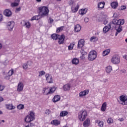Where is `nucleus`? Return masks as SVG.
Masks as SVG:
<instances>
[{
    "instance_id": "nucleus-49",
    "label": "nucleus",
    "mask_w": 127,
    "mask_h": 127,
    "mask_svg": "<svg viewBox=\"0 0 127 127\" xmlns=\"http://www.w3.org/2000/svg\"><path fill=\"white\" fill-rule=\"evenodd\" d=\"M127 8V6L126 5H123L121 6V10H124Z\"/></svg>"
},
{
    "instance_id": "nucleus-39",
    "label": "nucleus",
    "mask_w": 127,
    "mask_h": 127,
    "mask_svg": "<svg viewBox=\"0 0 127 127\" xmlns=\"http://www.w3.org/2000/svg\"><path fill=\"white\" fill-rule=\"evenodd\" d=\"M64 27V26H61L60 27L57 28V31H56L57 33H59V32H60V31H62V30H63Z\"/></svg>"
},
{
    "instance_id": "nucleus-22",
    "label": "nucleus",
    "mask_w": 127,
    "mask_h": 127,
    "mask_svg": "<svg viewBox=\"0 0 127 127\" xmlns=\"http://www.w3.org/2000/svg\"><path fill=\"white\" fill-rule=\"evenodd\" d=\"M90 126V119L87 118L84 122H83V127H88Z\"/></svg>"
},
{
    "instance_id": "nucleus-45",
    "label": "nucleus",
    "mask_w": 127,
    "mask_h": 127,
    "mask_svg": "<svg viewBox=\"0 0 127 127\" xmlns=\"http://www.w3.org/2000/svg\"><path fill=\"white\" fill-rule=\"evenodd\" d=\"M23 68L25 69L28 68V65L27 64H23Z\"/></svg>"
},
{
    "instance_id": "nucleus-10",
    "label": "nucleus",
    "mask_w": 127,
    "mask_h": 127,
    "mask_svg": "<svg viewBox=\"0 0 127 127\" xmlns=\"http://www.w3.org/2000/svg\"><path fill=\"white\" fill-rule=\"evenodd\" d=\"M14 21H12L8 22L7 24V28L9 31H12V29L14 27Z\"/></svg>"
},
{
    "instance_id": "nucleus-43",
    "label": "nucleus",
    "mask_w": 127,
    "mask_h": 127,
    "mask_svg": "<svg viewBox=\"0 0 127 127\" xmlns=\"http://www.w3.org/2000/svg\"><path fill=\"white\" fill-rule=\"evenodd\" d=\"M68 4L70 6H73L72 5H74V0H70L68 1Z\"/></svg>"
},
{
    "instance_id": "nucleus-33",
    "label": "nucleus",
    "mask_w": 127,
    "mask_h": 127,
    "mask_svg": "<svg viewBox=\"0 0 127 127\" xmlns=\"http://www.w3.org/2000/svg\"><path fill=\"white\" fill-rule=\"evenodd\" d=\"M96 124H98L99 127H104V122L103 121H100L99 120H97L95 121Z\"/></svg>"
},
{
    "instance_id": "nucleus-50",
    "label": "nucleus",
    "mask_w": 127,
    "mask_h": 127,
    "mask_svg": "<svg viewBox=\"0 0 127 127\" xmlns=\"http://www.w3.org/2000/svg\"><path fill=\"white\" fill-rule=\"evenodd\" d=\"M50 114V110H47L45 111V114L46 115H49Z\"/></svg>"
},
{
    "instance_id": "nucleus-3",
    "label": "nucleus",
    "mask_w": 127,
    "mask_h": 127,
    "mask_svg": "<svg viewBox=\"0 0 127 127\" xmlns=\"http://www.w3.org/2000/svg\"><path fill=\"white\" fill-rule=\"evenodd\" d=\"M87 115L88 114L87 113V111L86 110L80 111L78 113V119L81 122H84V121L86 120V117Z\"/></svg>"
},
{
    "instance_id": "nucleus-13",
    "label": "nucleus",
    "mask_w": 127,
    "mask_h": 127,
    "mask_svg": "<svg viewBox=\"0 0 127 127\" xmlns=\"http://www.w3.org/2000/svg\"><path fill=\"white\" fill-rule=\"evenodd\" d=\"M84 45H85V41L84 39H80L78 41L77 48H82L84 47Z\"/></svg>"
},
{
    "instance_id": "nucleus-29",
    "label": "nucleus",
    "mask_w": 127,
    "mask_h": 127,
    "mask_svg": "<svg viewBox=\"0 0 127 127\" xmlns=\"http://www.w3.org/2000/svg\"><path fill=\"white\" fill-rule=\"evenodd\" d=\"M111 6L112 7V8H114L115 9V8H117L118 7V2H112L111 3Z\"/></svg>"
},
{
    "instance_id": "nucleus-58",
    "label": "nucleus",
    "mask_w": 127,
    "mask_h": 127,
    "mask_svg": "<svg viewBox=\"0 0 127 127\" xmlns=\"http://www.w3.org/2000/svg\"><path fill=\"white\" fill-rule=\"evenodd\" d=\"M2 101H3V98L0 97V102H2Z\"/></svg>"
},
{
    "instance_id": "nucleus-36",
    "label": "nucleus",
    "mask_w": 127,
    "mask_h": 127,
    "mask_svg": "<svg viewBox=\"0 0 127 127\" xmlns=\"http://www.w3.org/2000/svg\"><path fill=\"white\" fill-rule=\"evenodd\" d=\"M110 52H111V50H110V49H108L103 51V56H106V55H108Z\"/></svg>"
},
{
    "instance_id": "nucleus-4",
    "label": "nucleus",
    "mask_w": 127,
    "mask_h": 127,
    "mask_svg": "<svg viewBox=\"0 0 127 127\" xmlns=\"http://www.w3.org/2000/svg\"><path fill=\"white\" fill-rule=\"evenodd\" d=\"M48 89H49V87H45L44 88H43V94L44 95H46L47 96H48V95H50V94H53L55 92V91H56V88H55V86H53L51 87L49 92L46 93L45 92H46V90H48Z\"/></svg>"
},
{
    "instance_id": "nucleus-18",
    "label": "nucleus",
    "mask_w": 127,
    "mask_h": 127,
    "mask_svg": "<svg viewBox=\"0 0 127 127\" xmlns=\"http://www.w3.org/2000/svg\"><path fill=\"white\" fill-rule=\"evenodd\" d=\"M88 94H89V90H84L83 91H81L79 93V97L86 96V95H88Z\"/></svg>"
},
{
    "instance_id": "nucleus-7",
    "label": "nucleus",
    "mask_w": 127,
    "mask_h": 127,
    "mask_svg": "<svg viewBox=\"0 0 127 127\" xmlns=\"http://www.w3.org/2000/svg\"><path fill=\"white\" fill-rule=\"evenodd\" d=\"M111 62L113 64H119L120 62H121L120 56H119L118 55L113 56L111 59Z\"/></svg>"
},
{
    "instance_id": "nucleus-59",
    "label": "nucleus",
    "mask_w": 127,
    "mask_h": 127,
    "mask_svg": "<svg viewBox=\"0 0 127 127\" xmlns=\"http://www.w3.org/2000/svg\"><path fill=\"white\" fill-rule=\"evenodd\" d=\"M29 126H30V127H34V124L33 123H30V125Z\"/></svg>"
},
{
    "instance_id": "nucleus-55",
    "label": "nucleus",
    "mask_w": 127,
    "mask_h": 127,
    "mask_svg": "<svg viewBox=\"0 0 127 127\" xmlns=\"http://www.w3.org/2000/svg\"><path fill=\"white\" fill-rule=\"evenodd\" d=\"M118 120H119L120 122H124V121H125V119H124V118H122L119 119Z\"/></svg>"
},
{
    "instance_id": "nucleus-17",
    "label": "nucleus",
    "mask_w": 127,
    "mask_h": 127,
    "mask_svg": "<svg viewBox=\"0 0 127 127\" xmlns=\"http://www.w3.org/2000/svg\"><path fill=\"white\" fill-rule=\"evenodd\" d=\"M13 73H14L13 69H11L8 71V75L5 76V79H6V80H9V77H10V76L12 75Z\"/></svg>"
},
{
    "instance_id": "nucleus-1",
    "label": "nucleus",
    "mask_w": 127,
    "mask_h": 127,
    "mask_svg": "<svg viewBox=\"0 0 127 127\" xmlns=\"http://www.w3.org/2000/svg\"><path fill=\"white\" fill-rule=\"evenodd\" d=\"M125 24V19H119L117 20V19H114L112 21V24L115 25V28L117 32L115 34L116 36L119 34V33H121L122 31L123 30V25Z\"/></svg>"
},
{
    "instance_id": "nucleus-47",
    "label": "nucleus",
    "mask_w": 127,
    "mask_h": 127,
    "mask_svg": "<svg viewBox=\"0 0 127 127\" xmlns=\"http://www.w3.org/2000/svg\"><path fill=\"white\" fill-rule=\"evenodd\" d=\"M28 64V68L30 69L31 68V65H32V63L31 62H28L27 63Z\"/></svg>"
},
{
    "instance_id": "nucleus-37",
    "label": "nucleus",
    "mask_w": 127,
    "mask_h": 127,
    "mask_svg": "<svg viewBox=\"0 0 127 127\" xmlns=\"http://www.w3.org/2000/svg\"><path fill=\"white\" fill-rule=\"evenodd\" d=\"M90 41L92 42H95L98 41V38L97 37L93 36L90 38Z\"/></svg>"
},
{
    "instance_id": "nucleus-34",
    "label": "nucleus",
    "mask_w": 127,
    "mask_h": 127,
    "mask_svg": "<svg viewBox=\"0 0 127 127\" xmlns=\"http://www.w3.org/2000/svg\"><path fill=\"white\" fill-rule=\"evenodd\" d=\"M68 115V112L63 111H62L60 114V117H65V116H67Z\"/></svg>"
},
{
    "instance_id": "nucleus-8",
    "label": "nucleus",
    "mask_w": 127,
    "mask_h": 127,
    "mask_svg": "<svg viewBox=\"0 0 127 127\" xmlns=\"http://www.w3.org/2000/svg\"><path fill=\"white\" fill-rule=\"evenodd\" d=\"M120 100L122 102H119L121 105H123V106H125L127 105V97H126L124 95H122L120 97Z\"/></svg>"
},
{
    "instance_id": "nucleus-44",
    "label": "nucleus",
    "mask_w": 127,
    "mask_h": 127,
    "mask_svg": "<svg viewBox=\"0 0 127 127\" xmlns=\"http://www.w3.org/2000/svg\"><path fill=\"white\" fill-rule=\"evenodd\" d=\"M43 75H45V71H41L39 72V77H40L41 76H43Z\"/></svg>"
},
{
    "instance_id": "nucleus-48",
    "label": "nucleus",
    "mask_w": 127,
    "mask_h": 127,
    "mask_svg": "<svg viewBox=\"0 0 127 127\" xmlns=\"http://www.w3.org/2000/svg\"><path fill=\"white\" fill-rule=\"evenodd\" d=\"M3 20V16L2 14H0V22Z\"/></svg>"
},
{
    "instance_id": "nucleus-64",
    "label": "nucleus",
    "mask_w": 127,
    "mask_h": 127,
    "mask_svg": "<svg viewBox=\"0 0 127 127\" xmlns=\"http://www.w3.org/2000/svg\"><path fill=\"white\" fill-rule=\"evenodd\" d=\"M25 127H30L29 125H28L27 126H26Z\"/></svg>"
},
{
    "instance_id": "nucleus-46",
    "label": "nucleus",
    "mask_w": 127,
    "mask_h": 127,
    "mask_svg": "<svg viewBox=\"0 0 127 127\" xmlns=\"http://www.w3.org/2000/svg\"><path fill=\"white\" fill-rule=\"evenodd\" d=\"M81 55L84 56L85 55H87V52H85L84 50L81 51Z\"/></svg>"
},
{
    "instance_id": "nucleus-35",
    "label": "nucleus",
    "mask_w": 127,
    "mask_h": 127,
    "mask_svg": "<svg viewBox=\"0 0 127 127\" xmlns=\"http://www.w3.org/2000/svg\"><path fill=\"white\" fill-rule=\"evenodd\" d=\"M112 70H113V68L111 65H109L106 67V71L107 73H111L112 72Z\"/></svg>"
},
{
    "instance_id": "nucleus-61",
    "label": "nucleus",
    "mask_w": 127,
    "mask_h": 127,
    "mask_svg": "<svg viewBox=\"0 0 127 127\" xmlns=\"http://www.w3.org/2000/svg\"><path fill=\"white\" fill-rule=\"evenodd\" d=\"M103 81L104 83H106V82H108V79H104L103 80Z\"/></svg>"
},
{
    "instance_id": "nucleus-31",
    "label": "nucleus",
    "mask_w": 127,
    "mask_h": 127,
    "mask_svg": "<svg viewBox=\"0 0 127 127\" xmlns=\"http://www.w3.org/2000/svg\"><path fill=\"white\" fill-rule=\"evenodd\" d=\"M78 9H79V4H77L75 8H74L73 6H71V10L72 12H77Z\"/></svg>"
},
{
    "instance_id": "nucleus-52",
    "label": "nucleus",
    "mask_w": 127,
    "mask_h": 127,
    "mask_svg": "<svg viewBox=\"0 0 127 127\" xmlns=\"http://www.w3.org/2000/svg\"><path fill=\"white\" fill-rule=\"evenodd\" d=\"M84 21L86 23H87V22H89V18H87V17L85 18H84Z\"/></svg>"
},
{
    "instance_id": "nucleus-24",
    "label": "nucleus",
    "mask_w": 127,
    "mask_h": 127,
    "mask_svg": "<svg viewBox=\"0 0 127 127\" xmlns=\"http://www.w3.org/2000/svg\"><path fill=\"white\" fill-rule=\"evenodd\" d=\"M51 124V125H54V126H59V125H60V121L57 120H53Z\"/></svg>"
},
{
    "instance_id": "nucleus-23",
    "label": "nucleus",
    "mask_w": 127,
    "mask_h": 127,
    "mask_svg": "<svg viewBox=\"0 0 127 127\" xmlns=\"http://www.w3.org/2000/svg\"><path fill=\"white\" fill-rule=\"evenodd\" d=\"M79 59H77V58L73 59L71 61V63L73 65H78L79 64Z\"/></svg>"
},
{
    "instance_id": "nucleus-16",
    "label": "nucleus",
    "mask_w": 127,
    "mask_h": 127,
    "mask_svg": "<svg viewBox=\"0 0 127 127\" xmlns=\"http://www.w3.org/2000/svg\"><path fill=\"white\" fill-rule=\"evenodd\" d=\"M23 83L22 82H19L18 85L17 86V91L18 92H21L22 91H23Z\"/></svg>"
},
{
    "instance_id": "nucleus-63",
    "label": "nucleus",
    "mask_w": 127,
    "mask_h": 127,
    "mask_svg": "<svg viewBox=\"0 0 127 127\" xmlns=\"http://www.w3.org/2000/svg\"><path fill=\"white\" fill-rule=\"evenodd\" d=\"M37 2H40L41 1V0H36Z\"/></svg>"
},
{
    "instance_id": "nucleus-11",
    "label": "nucleus",
    "mask_w": 127,
    "mask_h": 127,
    "mask_svg": "<svg viewBox=\"0 0 127 127\" xmlns=\"http://www.w3.org/2000/svg\"><path fill=\"white\" fill-rule=\"evenodd\" d=\"M46 78V80L47 81L48 83L49 84H51L53 83V78H52V76L49 73H47L45 75Z\"/></svg>"
},
{
    "instance_id": "nucleus-56",
    "label": "nucleus",
    "mask_w": 127,
    "mask_h": 127,
    "mask_svg": "<svg viewBox=\"0 0 127 127\" xmlns=\"http://www.w3.org/2000/svg\"><path fill=\"white\" fill-rule=\"evenodd\" d=\"M53 21H54V20H53V19L52 18H50V23H53Z\"/></svg>"
},
{
    "instance_id": "nucleus-32",
    "label": "nucleus",
    "mask_w": 127,
    "mask_h": 127,
    "mask_svg": "<svg viewBox=\"0 0 127 127\" xmlns=\"http://www.w3.org/2000/svg\"><path fill=\"white\" fill-rule=\"evenodd\" d=\"M6 106L8 110H14L15 109V107L13 106L12 104L6 105Z\"/></svg>"
},
{
    "instance_id": "nucleus-57",
    "label": "nucleus",
    "mask_w": 127,
    "mask_h": 127,
    "mask_svg": "<svg viewBox=\"0 0 127 127\" xmlns=\"http://www.w3.org/2000/svg\"><path fill=\"white\" fill-rule=\"evenodd\" d=\"M21 9V8L20 7H18V8H17L16 9V10L17 11H20Z\"/></svg>"
},
{
    "instance_id": "nucleus-25",
    "label": "nucleus",
    "mask_w": 127,
    "mask_h": 127,
    "mask_svg": "<svg viewBox=\"0 0 127 127\" xmlns=\"http://www.w3.org/2000/svg\"><path fill=\"white\" fill-rule=\"evenodd\" d=\"M15 1H16L17 2H12L11 3V6L12 7H14L15 6H18V5L19 4V3L18 2H19V1H20V0H15Z\"/></svg>"
},
{
    "instance_id": "nucleus-30",
    "label": "nucleus",
    "mask_w": 127,
    "mask_h": 127,
    "mask_svg": "<svg viewBox=\"0 0 127 127\" xmlns=\"http://www.w3.org/2000/svg\"><path fill=\"white\" fill-rule=\"evenodd\" d=\"M98 8H104L105 7V2H100L98 3Z\"/></svg>"
},
{
    "instance_id": "nucleus-15",
    "label": "nucleus",
    "mask_w": 127,
    "mask_h": 127,
    "mask_svg": "<svg viewBox=\"0 0 127 127\" xmlns=\"http://www.w3.org/2000/svg\"><path fill=\"white\" fill-rule=\"evenodd\" d=\"M98 21H99V22H102L103 21L104 24H108V20L105 19V18H104L102 16H100L99 19H98Z\"/></svg>"
},
{
    "instance_id": "nucleus-41",
    "label": "nucleus",
    "mask_w": 127,
    "mask_h": 127,
    "mask_svg": "<svg viewBox=\"0 0 127 127\" xmlns=\"http://www.w3.org/2000/svg\"><path fill=\"white\" fill-rule=\"evenodd\" d=\"M107 123L109 124H113V123H114V119H112V118H108L107 120Z\"/></svg>"
},
{
    "instance_id": "nucleus-19",
    "label": "nucleus",
    "mask_w": 127,
    "mask_h": 127,
    "mask_svg": "<svg viewBox=\"0 0 127 127\" xmlns=\"http://www.w3.org/2000/svg\"><path fill=\"white\" fill-rule=\"evenodd\" d=\"M87 11H88V8H85L84 9H80L79 11V13L81 15H84V14H86V13H87Z\"/></svg>"
},
{
    "instance_id": "nucleus-12",
    "label": "nucleus",
    "mask_w": 127,
    "mask_h": 127,
    "mask_svg": "<svg viewBox=\"0 0 127 127\" xmlns=\"http://www.w3.org/2000/svg\"><path fill=\"white\" fill-rule=\"evenodd\" d=\"M58 39H59V41H58L59 44L60 45L64 44L65 40V36L64 34L61 35V36H60V37H59Z\"/></svg>"
},
{
    "instance_id": "nucleus-54",
    "label": "nucleus",
    "mask_w": 127,
    "mask_h": 127,
    "mask_svg": "<svg viewBox=\"0 0 127 127\" xmlns=\"http://www.w3.org/2000/svg\"><path fill=\"white\" fill-rule=\"evenodd\" d=\"M121 71L122 72L123 74H126L127 70H126V69H123V70H121Z\"/></svg>"
},
{
    "instance_id": "nucleus-40",
    "label": "nucleus",
    "mask_w": 127,
    "mask_h": 127,
    "mask_svg": "<svg viewBox=\"0 0 127 127\" xmlns=\"http://www.w3.org/2000/svg\"><path fill=\"white\" fill-rule=\"evenodd\" d=\"M24 25L26 26V28H30L31 24L29 22H25Z\"/></svg>"
},
{
    "instance_id": "nucleus-21",
    "label": "nucleus",
    "mask_w": 127,
    "mask_h": 127,
    "mask_svg": "<svg viewBox=\"0 0 127 127\" xmlns=\"http://www.w3.org/2000/svg\"><path fill=\"white\" fill-rule=\"evenodd\" d=\"M51 37L53 40H58V38L60 37V35L57 34H53L51 35Z\"/></svg>"
},
{
    "instance_id": "nucleus-60",
    "label": "nucleus",
    "mask_w": 127,
    "mask_h": 127,
    "mask_svg": "<svg viewBox=\"0 0 127 127\" xmlns=\"http://www.w3.org/2000/svg\"><path fill=\"white\" fill-rule=\"evenodd\" d=\"M113 16H114L115 18L118 17V16H117V13H115L114 14Z\"/></svg>"
},
{
    "instance_id": "nucleus-28",
    "label": "nucleus",
    "mask_w": 127,
    "mask_h": 127,
    "mask_svg": "<svg viewBox=\"0 0 127 127\" xmlns=\"http://www.w3.org/2000/svg\"><path fill=\"white\" fill-rule=\"evenodd\" d=\"M81 30V25L77 24L74 27V31L75 32H79Z\"/></svg>"
},
{
    "instance_id": "nucleus-9",
    "label": "nucleus",
    "mask_w": 127,
    "mask_h": 127,
    "mask_svg": "<svg viewBox=\"0 0 127 127\" xmlns=\"http://www.w3.org/2000/svg\"><path fill=\"white\" fill-rule=\"evenodd\" d=\"M3 14L6 17H10L12 15V12L9 9H5L3 12Z\"/></svg>"
},
{
    "instance_id": "nucleus-2",
    "label": "nucleus",
    "mask_w": 127,
    "mask_h": 127,
    "mask_svg": "<svg viewBox=\"0 0 127 127\" xmlns=\"http://www.w3.org/2000/svg\"><path fill=\"white\" fill-rule=\"evenodd\" d=\"M39 14L38 15L33 16L31 20H38L40 18L39 16H47L49 13V9L48 7L43 6L39 7Z\"/></svg>"
},
{
    "instance_id": "nucleus-42",
    "label": "nucleus",
    "mask_w": 127,
    "mask_h": 127,
    "mask_svg": "<svg viewBox=\"0 0 127 127\" xmlns=\"http://www.w3.org/2000/svg\"><path fill=\"white\" fill-rule=\"evenodd\" d=\"M75 45V43L73 42L68 46V50H72L73 49V46Z\"/></svg>"
},
{
    "instance_id": "nucleus-38",
    "label": "nucleus",
    "mask_w": 127,
    "mask_h": 127,
    "mask_svg": "<svg viewBox=\"0 0 127 127\" xmlns=\"http://www.w3.org/2000/svg\"><path fill=\"white\" fill-rule=\"evenodd\" d=\"M18 110H23L24 109V105L19 104L17 106Z\"/></svg>"
},
{
    "instance_id": "nucleus-5",
    "label": "nucleus",
    "mask_w": 127,
    "mask_h": 127,
    "mask_svg": "<svg viewBox=\"0 0 127 127\" xmlns=\"http://www.w3.org/2000/svg\"><path fill=\"white\" fill-rule=\"evenodd\" d=\"M97 58V52L95 51H91L88 55V60L89 61H94Z\"/></svg>"
},
{
    "instance_id": "nucleus-62",
    "label": "nucleus",
    "mask_w": 127,
    "mask_h": 127,
    "mask_svg": "<svg viewBox=\"0 0 127 127\" xmlns=\"http://www.w3.org/2000/svg\"><path fill=\"white\" fill-rule=\"evenodd\" d=\"M1 48H2V45L0 43V49H1Z\"/></svg>"
},
{
    "instance_id": "nucleus-51",
    "label": "nucleus",
    "mask_w": 127,
    "mask_h": 127,
    "mask_svg": "<svg viewBox=\"0 0 127 127\" xmlns=\"http://www.w3.org/2000/svg\"><path fill=\"white\" fill-rule=\"evenodd\" d=\"M4 89V86L2 85H0V91H3Z\"/></svg>"
},
{
    "instance_id": "nucleus-20",
    "label": "nucleus",
    "mask_w": 127,
    "mask_h": 127,
    "mask_svg": "<svg viewBox=\"0 0 127 127\" xmlns=\"http://www.w3.org/2000/svg\"><path fill=\"white\" fill-rule=\"evenodd\" d=\"M60 99H61V97L60 95H56L54 97L52 101L54 102V103H56L57 102L60 101Z\"/></svg>"
},
{
    "instance_id": "nucleus-6",
    "label": "nucleus",
    "mask_w": 127,
    "mask_h": 127,
    "mask_svg": "<svg viewBox=\"0 0 127 127\" xmlns=\"http://www.w3.org/2000/svg\"><path fill=\"white\" fill-rule=\"evenodd\" d=\"M34 120V113L31 112L30 114L27 115L24 119L26 123H30Z\"/></svg>"
},
{
    "instance_id": "nucleus-14",
    "label": "nucleus",
    "mask_w": 127,
    "mask_h": 127,
    "mask_svg": "<svg viewBox=\"0 0 127 127\" xmlns=\"http://www.w3.org/2000/svg\"><path fill=\"white\" fill-rule=\"evenodd\" d=\"M111 25L112 23H109L108 26H106L103 28V31L104 33H107V32H108V31H109L110 29H111V28L112 27Z\"/></svg>"
},
{
    "instance_id": "nucleus-53",
    "label": "nucleus",
    "mask_w": 127,
    "mask_h": 127,
    "mask_svg": "<svg viewBox=\"0 0 127 127\" xmlns=\"http://www.w3.org/2000/svg\"><path fill=\"white\" fill-rule=\"evenodd\" d=\"M80 59H81V60H84V59H85V57L82 55L80 57Z\"/></svg>"
},
{
    "instance_id": "nucleus-26",
    "label": "nucleus",
    "mask_w": 127,
    "mask_h": 127,
    "mask_svg": "<svg viewBox=\"0 0 127 127\" xmlns=\"http://www.w3.org/2000/svg\"><path fill=\"white\" fill-rule=\"evenodd\" d=\"M70 88L71 86L69 84H65L63 86V89L64 91H69L70 90Z\"/></svg>"
},
{
    "instance_id": "nucleus-27",
    "label": "nucleus",
    "mask_w": 127,
    "mask_h": 127,
    "mask_svg": "<svg viewBox=\"0 0 127 127\" xmlns=\"http://www.w3.org/2000/svg\"><path fill=\"white\" fill-rule=\"evenodd\" d=\"M107 109V102H104L103 103L101 106L102 112H106V109Z\"/></svg>"
}]
</instances>
